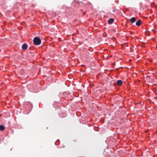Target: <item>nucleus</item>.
<instances>
[{"label": "nucleus", "mask_w": 157, "mask_h": 157, "mask_svg": "<svg viewBox=\"0 0 157 157\" xmlns=\"http://www.w3.org/2000/svg\"><path fill=\"white\" fill-rule=\"evenodd\" d=\"M33 43L36 45H39L41 42V40L38 37H35L33 39Z\"/></svg>", "instance_id": "f257e3e1"}, {"label": "nucleus", "mask_w": 157, "mask_h": 157, "mask_svg": "<svg viewBox=\"0 0 157 157\" xmlns=\"http://www.w3.org/2000/svg\"><path fill=\"white\" fill-rule=\"evenodd\" d=\"M28 47V45L26 44H24L22 46V48L23 50H25Z\"/></svg>", "instance_id": "f03ea898"}, {"label": "nucleus", "mask_w": 157, "mask_h": 157, "mask_svg": "<svg viewBox=\"0 0 157 157\" xmlns=\"http://www.w3.org/2000/svg\"><path fill=\"white\" fill-rule=\"evenodd\" d=\"M142 21L140 20H139L136 23V25L138 26H139L141 25Z\"/></svg>", "instance_id": "7ed1b4c3"}, {"label": "nucleus", "mask_w": 157, "mask_h": 157, "mask_svg": "<svg viewBox=\"0 0 157 157\" xmlns=\"http://www.w3.org/2000/svg\"><path fill=\"white\" fill-rule=\"evenodd\" d=\"M117 84L118 85H121L122 84V82L121 80H118L117 81Z\"/></svg>", "instance_id": "20e7f679"}, {"label": "nucleus", "mask_w": 157, "mask_h": 157, "mask_svg": "<svg viewBox=\"0 0 157 157\" xmlns=\"http://www.w3.org/2000/svg\"><path fill=\"white\" fill-rule=\"evenodd\" d=\"M114 21V19L113 18H110L108 20V23L109 24H111L113 23Z\"/></svg>", "instance_id": "39448f33"}, {"label": "nucleus", "mask_w": 157, "mask_h": 157, "mask_svg": "<svg viewBox=\"0 0 157 157\" xmlns=\"http://www.w3.org/2000/svg\"><path fill=\"white\" fill-rule=\"evenodd\" d=\"M136 21V18L134 17H132L130 19V21L132 23H134Z\"/></svg>", "instance_id": "423d86ee"}, {"label": "nucleus", "mask_w": 157, "mask_h": 157, "mask_svg": "<svg viewBox=\"0 0 157 157\" xmlns=\"http://www.w3.org/2000/svg\"><path fill=\"white\" fill-rule=\"evenodd\" d=\"M5 129V127L2 125H0V130L1 131H4Z\"/></svg>", "instance_id": "0eeeda50"}, {"label": "nucleus", "mask_w": 157, "mask_h": 157, "mask_svg": "<svg viewBox=\"0 0 157 157\" xmlns=\"http://www.w3.org/2000/svg\"><path fill=\"white\" fill-rule=\"evenodd\" d=\"M152 31H153V33H154V34H155V31H154V29H152Z\"/></svg>", "instance_id": "6e6552de"}, {"label": "nucleus", "mask_w": 157, "mask_h": 157, "mask_svg": "<svg viewBox=\"0 0 157 157\" xmlns=\"http://www.w3.org/2000/svg\"><path fill=\"white\" fill-rule=\"evenodd\" d=\"M130 33L131 34H132V32H130Z\"/></svg>", "instance_id": "1a4fd4ad"}]
</instances>
